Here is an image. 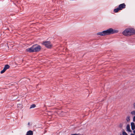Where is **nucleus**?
<instances>
[{
  "label": "nucleus",
  "mask_w": 135,
  "mask_h": 135,
  "mask_svg": "<svg viewBox=\"0 0 135 135\" xmlns=\"http://www.w3.org/2000/svg\"><path fill=\"white\" fill-rule=\"evenodd\" d=\"M9 66L7 64L5 65L3 70L1 71V73L2 74L4 73L7 69H8L9 68Z\"/></svg>",
  "instance_id": "39448f33"
},
{
  "label": "nucleus",
  "mask_w": 135,
  "mask_h": 135,
  "mask_svg": "<svg viewBox=\"0 0 135 135\" xmlns=\"http://www.w3.org/2000/svg\"><path fill=\"white\" fill-rule=\"evenodd\" d=\"M127 129L128 131L129 132H131V131L130 129V125L129 124L127 125Z\"/></svg>",
  "instance_id": "9d476101"
},
{
  "label": "nucleus",
  "mask_w": 135,
  "mask_h": 135,
  "mask_svg": "<svg viewBox=\"0 0 135 135\" xmlns=\"http://www.w3.org/2000/svg\"><path fill=\"white\" fill-rule=\"evenodd\" d=\"M119 10H120L119 8H118L115 9L114 10V12L115 13H117L118 12Z\"/></svg>",
  "instance_id": "9b49d317"
},
{
  "label": "nucleus",
  "mask_w": 135,
  "mask_h": 135,
  "mask_svg": "<svg viewBox=\"0 0 135 135\" xmlns=\"http://www.w3.org/2000/svg\"><path fill=\"white\" fill-rule=\"evenodd\" d=\"M133 121H135V116H134L133 118Z\"/></svg>",
  "instance_id": "a211bd4d"
},
{
  "label": "nucleus",
  "mask_w": 135,
  "mask_h": 135,
  "mask_svg": "<svg viewBox=\"0 0 135 135\" xmlns=\"http://www.w3.org/2000/svg\"><path fill=\"white\" fill-rule=\"evenodd\" d=\"M126 5L124 3H123L120 4L118 6V7L120 10H122L123 9L126 8Z\"/></svg>",
  "instance_id": "423d86ee"
},
{
  "label": "nucleus",
  "mask_w": 135,
  "mask_h": 135,
  "mask_svg": "<svg viewBox=\"0 0 135 135\" xmlns=\"http://www.w3.org/2000/svg\"><path fill=\"white\" fill-rule=\"evenodd\" d=\"M131 114L133 115H135V110L132 112H131Z\"/></svg>",
  "instance_id": "4468645a"
},
{
  "label": "nucleus",
  "mask_w": 135,
  "mask_h": 135,
  "mask_svg": "<svg viewBox=\"0 0 135 135\" xmlns=\"http://www.w3.org/2000/svg\"><path fill=\"white\" fill-rule=\"evenodd\" d=\"M79 134H72L71 135H79Z\"/></svg>",
  "instance_id": "6ab92c4d"
},
{
  "label": "nucleus",
  "mask_w": 135,
  "mask_h": 135,
  "mask_svg": "<svg viewBox=\"0 0 135 135\" xmlns=\"http://www.w3.org/2000/svg\"><path fill=\"white\" fill-rule=\"evenodd\" d=\"M129 116H128L126 118V120L127 122H128L130 120Z\"/></svg>",
  "instance_id": "ddd939ff"
},
{
  "label": "nucleus",
  "mask_w": 135,
  "mask_h": 135,
  "mask_svg": "<svg viewBox=\"0 0 135 135\" xmlns=\"http://www.w3.org/2000/svg\"><path fill=\"white\" fill-rule=\"evenodd\" d=\"M133 106L134 109H135V103H134L133 104Z\"/></svg>",
  "instance_id": "f3484780"
},
{
  "label": "nucleus",
  "mask_w": 135,
  "mask_h": 135,
  "mask_svg": "<svg viewBox=\"0 0 135 135\" xmlns=\"http://www.w3.org/2000/svg\"><path fill=\"white\" fill-rule=\"evenodd\" d=\"M131 128L132 130H134L135 129V125L133 122H132L131 123Z\"/></svg>",
  "instance_id": "6e6552de"
},
{
  "label": "nucleus",
  "mask_w": 135,
  "mask_h": 135,
  "mask_svg": "<svg viewBox=\"0 0 135 135\" xmlns=\"http://www.w3.org/2000/svg\"><path fill=\"white\" fill-rule=\"evenodd\" d=\"M42 44L48 48H51L52 46V45L51 42L49 41L44 42L42 43Z\"/></svg>",
  "instance_id": "7ed1b4c3"
},
{
  "label": "nucleus",
  "mask_w": 135,
  "mask_h": 135,
  "mask_svg": "<svg viewBox=\"0 0 135 135\" xmlns=\"http://www.w3.org/2000/svg\"><path fill=\"white\" fill-rule=\"evenodd\" d=\"M33 132L31 131H28L26 134V135H33Z\"/></svg>",
  "instance_id": "1a4fd4ad"
},
{
  "label": "nucleus",
  "mask_w": 135,
  "mask_h": 135,
  "mask_svg": "<svg viewBox=\"0 0 135 135\" xmlns=\"http://www.w3.org/2000/svg\"><path fill=\"white\" fill-rule=\"evenodd\" d=\"M131 135H135L134 134H131Z\"/></svg>",
  "instance_id": "aec40b11"
},
{
  "label": "nucleus",
  "mask_w": 135,
  "mask_h": 135,
  "mask_svg": "<svg viewBox=\"0 0 135 135\" xmlns=\"http://www.w3.org/2000/svg\"><path fill=\"white\" fill-rule=\"evenodd\" d=\"M123 124L122 123H120L119 125V126L120 127H122L123 126Z\"/></svg>",
  "instance_id": "dca6fc26"
},
{
  "label": "nucleus",
  "mask_w": 135,
  "mask_h": 135,
  "mask_svg": "<svg viewBox=\"0 0 135 135\" xmlns=\"http://www.w3.org/2000/svg\"><path fill=\"white\" fill-rule=\"evenodd\" d=\"M122 33L125 36H129L135 33V30L133 28L126 29Z\"/></svg>",
  "instance_id": "f03ea898"
},
{
  "label": "nucleus",
  "mask_w": 135,
  "mask_h": 135,
  "mask_svg": "<svg viewBox=\"0 0 135 135\" xmlns=\"http://www.w3.org/2000/svg\"><path fill=\"white\" fill-rule=\"evenodd\" d=\"M123 135H127V134L125 131H123L122 133Z\"/></svg>",
  "instance_id": "2eb2a0df"
},
{
  "label": "nucleus",
  "mask_w": 135,
  "mask_h": 135,
  "mask_svg": "<svg viewBox=\"0 0 135 135\" xmlns=\"http://www.w3.org/2000/svg\"><path fill=\"white\" fill-rule=\"evenodd\" d=\"M133 132L135 134V130Z\"/></svg>",
  "instance_id": "4be33fe9"
},
{
  "label": "nucleus",
  "mask_w": 135,
  "mask_h": 135,
  "mask_svg": "<svg viewBox=\"0 0 135 135\" xmlns=\"http://www.w3.org/2000/svg\"><path fill=\"white\" fill-rule=\"evenodd\" d=\"M36 107V105L35 104H33L32 105L30 108H35Z\"/></svg>",
  "instance_id": "f8f14e48"
},
{
  "label": "nucleus",
  "mask_w": 135,
  "mask_h": 135,
  "mask_svg": "<svg viewBox=\"0 0 135 135\" xmlns=\"http://www.w3.org/2000/svg\"><path fill=\"white\" fill-rule=\"evenodd\" d=\"M118 32V30H114L112 28H110L106 30L98 32L97 33V35H98L103 36L117 33Z\"/></svg>",
  "instance_id": "f257e3e1"
},
{
  "label": "nucleus",
  "mask_w": 135,
  "mask_h": 135,
  "mask_svg": "<svg viewBox=\"0 0 135 135\" xmlns=\"http://www.w3.org/2000/svg\"><path fill=\"white\" fill-rule=\"evenodd\" d=\"M33 46L34 52L39 51L41 48V47L37 45H35Z\"/></svg>",
  "instance_id": "20e7f679"
},
{
  "label": "nucleus",
  "mask_w": 135,
  "mask_h": 135,
  "mask_svg": "<svg viewBox=\"0 0 135 135\" xmlns=\"http://www.w3.org/2000/svg\"><path fill=\"white\" fill-rule=\"evenodd\" d=\"M26 51L30 52H34L33 46H32L31 47L27 49H26Z\"/></svg>",
  "instance_id": "0eeeda50"
},
{
  "label": "nucleus",
  "mask_w": 135,
  "mask_h": 135,
  "mask_svg": "<svg viewBox=\"0 0 135 135\" xmlns=\"http://www.w3.org/2000/svg\"><path fill=\"white\" fill-rule=\"evenodd\" d=\"M28 125H30V123H29V122H28Z\"/></svg>",
  "instance_id": "412c9836"
}]
</instances>
